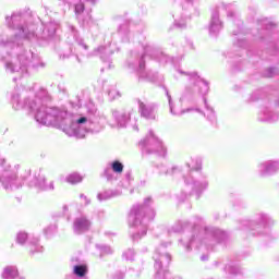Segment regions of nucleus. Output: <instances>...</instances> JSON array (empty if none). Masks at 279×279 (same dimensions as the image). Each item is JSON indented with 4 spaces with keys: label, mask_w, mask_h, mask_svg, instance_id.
Here are the masks:
<instances>
[{
    "label": "nucleus",
    "mask_w": 279,
    "mask_h": 279,
    "mask_svg": "<svg viewBox=\"0 0 279 279\" xmlns=\"http://www.w3.org/2000/svg\"><path fill=\"white\" fill-rule=\"evenodd\" d=\"M86 121H87V119L86 118H80L78 120H77V123L78 124H82V123H86Z\"/></svg>",
    "instance_id": "5"
},
{
    "label": "nucleus",
    "mask_w": 279,
    "mask_h": 279,
    "mask_svg": "<svg viewBox=\"0 0 279 279\" xmlns=\"http://www.w3.org/2000/svg\"><path fill=\"white\" fill-rule=\"evenodd\" d=\"M19 243H25L27 241V234L21 233L17 236Z\"/></svg>",
    "instance_id": "4"
},
{
    "label": "nucleus",
    "mask_w": 279,
    "mask_h": 279,
    "mask_svg": "<svg viewBox=\"0 0 279 279\" xmlns=\"http://www.w3.org/2000/svg\"><path fill=\"white\" fill-rule=\"evenodd\" d=\"M85 5L83 4V2H78L75 4V14H82L84 13L85 10Z\"/></svg>",
    "instance_id": "3"
},
{
    "label": "nucleus",
    "mask_w": 279,
    "mask_h": 279,
    "mask_svg": "<svg viewBox=\"0 0 279 279\" xmlns=\"http://www.w3.org/2000/svg\"><path fill=\"white\" fill-rule=\"evenodd\" d=\"M111 168L114 173H123V163L120 161H113Z\"/></svg>",
    "instance_id": "2"
},
{
    "label": "nucleus",
    "mask_w": 279,
    "mask_h": 279,
    "mask_svg": "<svg viewBox=\"0 0 279 279\" xmlns=\"http://www.w3.org/2000/svg\"><path fill=\"white\" fill-rule=\"evenodd\" d=\"M74 274L78 278H84L88 274V267L86 265H76L74 266Z\"/></svg>",
    "instance_id": "1"
},
{
    "label": "nucleus",
    "mask_w": 279,
    "mask_h": 279,
    "mask_svg": "<svg viewBox=\"0 0 279 279\" xmlns=\"http://www.w3.org/2000/svg\"><path fill=\"white\" fill-rule=\"evenodd\" d=\"M10 272V269H5V274H9Z\"/></svg>",
    "instance_id": "6"
}]
</instances>
